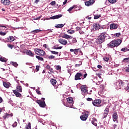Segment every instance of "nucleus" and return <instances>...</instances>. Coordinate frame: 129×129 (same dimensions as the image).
<instances>
[{
  "mask_svg": "<svg viewBox=\"0 0 129 129\" xmlns=\"http://www.w3.org/2000/svg\"><path fill=\"white\" fill-rule=\"evenodd\" d=\"M107 36V33L106 32H102L99 36H98L96 40V42L97 44H102V43L105 41V39H106Z\"/></svg>",
  "mask_w": 129,
  "mask_h": 129,
  "instance_id": "f257e3e1",
  "label": "nucleus"
},
{
  "mask_svg": "<svg viewBox=\"0 0 129 129\" xmlns=\"http://www.w3.org/2000/svg\"><path fill=\"white\" fill-rule=\"evenodd\" d=\"M121 44V40L117 39L111 41L109 44H107L108 47L110 48H114V47H118Z\"/></svg>",
  "mask_w": 129,
  "mask_h": 129,
  "instance_id": "f03ea898",
  "label": "nucleus"
},
{
  "mask_svg": "<svg viewBox=\"0 0 129 129\" xmlns=\"http://www.w3.org/2000/svg\"><path fill=\"white\" fill-rule=\"evenodd\" d=\"M34 52H35V54H36L37 55H39V56H41L42 57H43V56H45V55H46V52H45V51H44L41 49L35 48Z\"/></svg>",
  "mask_w": 129,
  "mask_h": 129,
  "instance_id": "7ed1b4c3",
  "label": "nucleus"
},
{
  "mask_svg": "<svg viewBox=\"0 0 129 129\" xmlns=\"http://www.w3.org/2000/svg\"><path fill=\"white\" fill-rule=\"evenodd\" d=\"M36 103L39 104L40 107L45 108L46 107V103L45 102V98H42L41 100H38L36 101Z\"/></svg>",
  "mask_w": 129,
  "mask_h": 129,
  "instance_id": "20e7f679",
  "label": "nucleus"
},
{
  "mask_svg": "<svg viewBox=\"0 0 129 129\" xmlns=\"http://www.w3.org/2000/svg\"><path fill=\"white\" fill-rule=\"evenodd\" d=\"M92 103L94 106H98V107H100L102 105L101 104V100L100 99H96L92 101Z\"/></svg>",
  "mask_w": 129,
  "mask_h": 129,
  "instance_id": "39448f33",
  "label": "nucleus"
},
{
  "mask_svg": "<svg viewBox=\"0 0 129 129\" xmlns=\"http://www.w3.org/2000/svg\"><path fill=\"white\" fill-rule=\"evenodd\" d=\"M59 37L63 39H67V40H68L69 39H72V38H73V37H72V36H70L65 33H61L59 34Z\"/></svg>",
  "mask_w": 129,
  "mask_h": 129,
  "instance_id": "423d86ee",
  "label": "nucleus"
},
{
  "mask_svg": "<svg viewBox=\"0 0 129 129\" xmlns=\"http://www.w3.org/2000/svg\"><path fill=\"white\" fill-rule=\"evenodd\" d=\"M83 75L81 73H77L75 76V80H81Z\"/></svg>",
  "mask_w": 129,
  "mask_h": 129,
  "instance_id": "0eeeda50",
  "label": "nucleus"
},
{
  "mask_svg": "<svg viewBox=\"0 0 129 129\" xmlns=\"http://www.w3.org/2000/svg\"><path fill=\"white\" fill-rule=\"evenodd\" d=\"M58 42L61 44V45H67V43H68V41H67V40L64 39L63 38H60L58 39Z\"/></svg>",
  "mask_w": 129,
  "mask_h": 129,
  "instance_id": "6e6552de",
  "label": "nucleus"
},
{
  "mask_svg": "<svg viewBox=\"0 0 129 129\" xmlns=\"http://www.w3.org/2000/svg\"><path fill=\"white\" fill-rule=\"evenodd\" d=\"M94 3H95V1L94 0H89V1H87L85 3V6L87 7H90V6H92Z\"/></svg>",
  "mask_w": 129,
  "mask_h": 129,
  "instance_id": "1a4fd4ad",
  "label": "nucleus"
},
{
  "mask_svg": "<svg viewBox=\"0 0 129 129\" xmlns=\"http://www.w3.org/2000/svg\"><path fill=\"white\" fill-rule=\"evenodd\" d=\"M81 91L83 95H84V94H87L88 92V90H87V89L86 88V85L82 86Z\"/></svg>",
  "mask_w": 129,
  "mask_h": 129,
  "instance_id": "9d476101",
  "label": "nucleus"
},
{
  "mask_svg": "<svg viewBox=\"0 0 129 129\" xmlns=\"http://www.w3.org/2000/svg\"><path fill=\"white\" fill-rule=\"evenodd\" d=\"M13 92L14 94L16 96V97H22V94L20 93V92L16 90H13Z\"/></svg>",
  "mask_w": 129,
  "mask_h": 129,
  "instance_id": "9b49d317",
  "label": "nucleus"
},
{
  "mask_svg": "<svg viewBox=\"0 0 129 129\" xmlns=\"http://www.w3.org/2000/svg\"><path fill=\"white\" fill-rule=\"evenodd\" d=\"M118 28L117 24L115 23H112L110 25V30H116Z\"/></svg>",
  "mask_w": 129,
  "mask_h": 129,
  "instance_id": "f8f14e48",
  "label": "nucleus"
},
{
  "mask_svg": "<svg viewBox=\"0 0 129 129\" xmlns=\"http://www.w3.org/2000/svg\"><path fill=\"white\" fill-rule=\"evenodd\" d=\"M99 29H100V25H99V24H93V29L95 30V31H97V30H99Z\"/></svg>",
  "mask_w": 129,
  "mask_h": 129,
  "instance_id": "ddd939ff",
  "label": "nucleus"
},
{
  "mask_svg": "<svg viewBox=\"0 0 129 129\" xmlns=\"http://www.w3.org/2000/svg\"><path fill=\"white\" fill-rule=\"evenodd\" d=\"M1 3L5 6H10L11 5V1L10 0H1Z\"/></svg>",
  "mask_w": 129,
  "mask_h": 129,
  "instance_id": "4468645a",
  "label": "nucleus"
},
{
  "mask_svg": "<svg viewBox=\"0 0 129 129\" xmlns=\"http://www.w3.org/2000/svg\"><path fill=\"white\" fill-rule=\"evenodd\" d=\"M87 117H88V114H86V113H85V114H83V115H81L80 116V118L82 120H86L87 119Z\"/></svg>",
  "mask_w": 129,
  "mask_h": 129,
  "instance_id": "2eb2a0df",
  "label": "nucleus"
},
{
  "mask_svg": "<svg viewBox=\"0 0 129 129\" xmlns=\"http://www.w3.org/2000/svg\"><path fill=\"white\" fill-rule=\"evenodd\" d=\"M61 17H62V15L59 14V15H55V16L51 17L50 18V19H51V20H55L56 19H60V18H61Z\"/></svg>",
  "mask_w": 129,
  "mask_h": 129,
  "instance_id": "dca6fc26",
  "label": "nucleus"
},
{
  "mask_svg": "<svg viewBox=\"0 0 129 129\" xmlns=\"http://www.w3.org/2000/svg\"><path fill=\"white\" fill-rule=\"evenodd\" d=\"M17 91H18V92H22V86L21 85L18 84V86L16 87V90Z\"/></svg>",
  "mask_w": 129,
  "mask_h": 129,
  "instance_id": "f3484780",
  "label": "nucleus"
},
{
  "mask_svg": "<svg viewBox=\"0 0 129 129\" xmlns=\"http://www.w3.org/2000/svg\"><path fill=\"white\" fill-rule=\"evenodd\" d=\"M26 54L27 55H28V56H30V57H34V53H33V52H32L31 50H27Z\"/></svg>",
  "mask_w": 129,
  "mask_h": 129,
  "instance_id": "a211bd4d",
  "label": "nucleus"
},
{
  "mask_svg": "<svg viewBox=\"0 0 129 129\" xmlns=\"http://www.w3.org/2000/svg\"><path fill=\"white\" fill-rule=\"evenodd\" d=\"M70 52H74L75 55H78V53L79 52V49H71Z\"/></svg>",
  "mask_w": 129,
  "mask_h": 129,
  "instance_id": "6ab92c4d",
  "label": "nucleus"
},
{
  "mask_svg": "<svg viewBox=\"0 0 129 129\" xmlns=\"http://www.w3.org/2000/svg\"><path fill=\"white\" fill-rule=\"evenodd\" d=\"M92 124L95 125V126H97V120L95 118H93V120L91 121Z\"/></svg>",
  "mask_w": 129,
  "mask_h": 129,
  "instance_id": "aec40b11",
  "label": "nucleus"
},
{
  "mask_svg": "<svg viewBox=\"0 0 129 129\" xmlns=\"http://www.w3.org/2000/svg\"><path fill=\"white\" fill-rule=\"evenodd\" d=\"M40 32H42V30L40 29H36L31 31V34H33L34 35H35L36 34H38V33H40Z\"/></svg>",
  "mask_w": 129,
  "mask_h": 129,
  "instance_id": "412c9836",
  "label": "nucleus"
},
{
  "mask_svg": "<svg viewBox=\"0 0 129 129\" xmlns=\"http://www.w3.org/2000/svg\"><path fill=\"white\" fill-rule=\"evenodd\" d=\"M76 8H77V6L74 5L68 10V12H69L70 13V14H72V10H73V9H75Z\"/></svg>",
  "mask_w": 129,
  "mask_h": 129,
  "instance_id": "4be33fe9",
  "label": "nucleus"
},
{
  "mask_svg": "<svg viewBox=\"0 0 129 129\" xmlns=\"http://www.w3.org/2000/svg\"><path fill=\"white\" fill-rule=\"evenodd\" d=\"M15 41V37L13 36H11L8 38V42H10V43Z\"/></svg>",
  "mask_w": 129,
  "mask_h": 129,
  "instance_id": "5701e85b",
  "label": "nucleus"
},
{
  "mask_svg": "<svg viewBox=\"0 0 129 129\" xmlns=\"http://www.w3.org/2000/svg\"><path fill=\"white\" fill-rule=\"evenodd\" d=\"M50 83L53 85V86H54V85H56V83H57V81L54 79H51L50 80Z\"/></svg>",
  "mask_w": 129,
  "mask_h": 129,
  "instance_id": "b1692460",
  "label": "nucleus"
},
{
  "mask_svg": "<svg viewBox=\"0 0 129 129\" xmlns=\"http://www.w3.org/2000/svg\"><path fill=\"white\" fill-rule=\"evenodd\" d=\"M112 117L114 119L116 120L117 119L118 115H117V113L116 112H114V113L113 114Z\"/></svg>",
  "mask_w": 129,
  "mask_h": 129,
  "instance_id": "393cba45",
  "label": "nucleus"
},
{
  "mask_svg": "<svg viewBox=\"0 0 129 129\" xmlns=\"http://www.w3.org/2000/svg\"><path fill=\"white\" fill-rule=\"evenodd\" d=\"M64 26H65V24H57L56 26H55V28H56V29H60L61 28H63V27H64Z\"/></svg>",
  "mask_w": 129,
  "mask_h": 129,
  "instance_id": "a878e982",
  "label": "nucleus"
},
{
  "mask_svg": "<svg viewBox=\"0 0 129 129\" xmlns=\"http://www.w3.org/2000/svg\"><path fill=\"white\" fill-rule=\"evenodd\" d=\"M108 112H109V111L107 109L105 110L104 111V114H103L104 118L106 117V116H107V114H108Z\"/></svg>",
  "mask_w": 129,
  "mask_h": 129,
  "instance_id": "bb28decb",
  "label": "nucleus"
},
{
  "mask_svg": "<svg viewBox=\"0 0 129 129\" xmlns=\"http://www.w3.org/2000/svg\"><path fill=\"white\" fill-rule=\"evenodd\" d=\"M3 85L6 88H9V87H10V85L5 82H3Z\"/></svg>",
  "mask_w": 129,
  "mask_h": 129,
  "instance_id": "cd10ccee",
  "label": "nucleus"
},
{
  "mask_svg": "<svg viewBox=\"0 0 129 129\" xmlns=\"http://www.w3.org/2000/svg\"><path fill=\"white\" fill-rule=\"evenodd\" d=\"M10 115V114L7 113L5 114V115L3 116V119H7V118H9V116Z\"/></svg>",
  "mask_w": 129,
  "mask_h": 129,
  "instance_id": "c85d7f7f",
  "label": "nucleus"
},
{
  "mask_svg": "<svg viewBox=\"0 0 129 129\" xmlns=\"http://www.w3.org/2000/svg\"><path fill=\"white\" fill-rule=\"evenodd\" d=\"M122 62L123 63H129V57L124 58Z\"/></svg>",
  "mask_w": 129,
  "mask_h": 129,
  "instance_id": "c756f323",
  "label": "nucleus"
},
{
  "mask_svg": "<svg viewBox=\"0 0 129 129\" xmlns=\"http://www.w3.org/2000/svg\"><path fill=\"white\" fill-rule=\"evenodd\" d=\"M36 58L39 60V61H44V58L40 56L36 55Z\"/></svg>",
  "mask_w": 129,
  "mask_h": 129,
  "instance_id": "7c9ffc66",
  "label": "nucleus"
},
{
  "mask_svg": "<svg viewBox=\"0 0 129 129\" xmlns=\"http://www.w3.org/2000/svg\"><path fill=\"white\" fill-rule=\"evenodd\" d=\"M67 32L68 33V34H70L71 35H72V34H74V33H75V31L70 29V30H68Z\"/></svg>",
  "mask_w": 129,
  "mask_h": 129,
  "instance_id": "2f4dec72",
  "label": "nucleus"
},
{
  "mask_svg": "<svg viewBox=\"0 0 129 129\" xmlns=\"http://www.w3.org/2000/svg\"><path fill=\"white\" fill-rule=\"evenodd\" d=\"M68 102L69 103H73V98L70 97L68 98Z\"/></svg>",
  "mask_w": 129,
  "mask_h": 129,
  "instance_id": "473e14b6",
  "label": "nucleus"
},
{
  "mask_svg": "<svg viewBox=\"0 0 129 129\" xmlns=\"http://www.w3.org/2000/svg\"><path fill=\"white\" fill-rule=\"evenodd\" d=\"M101 17V15H94V20H97V19H99Z\"/></svg>",
  "mask_w": 129,
  "mask_h": 129,
  "instance_id": "72a5a7b5",
  "label": "nucleus"
},
{
  "mask_svg": "<svg viewBox=\"0 0 129 129\" xmlns=\"http://www.w3.org/2000/svg\"><path fill=\"white\" fill-rule=\"evenodd\" d=\"M103 60L106 62H108L109 61V57L108 56H105L103 57Z\"/></svg>",
  "mask_w": 129,
  "mask_h": 129,
  "instance_id": "f704fd0d",
  "label": "nucleus"
},
{
  "mask_svg": "<svg viewBox=\"0 0 129 129\" xmlns=\"http://www.w3.org/2000/svg\"><path fill=\"white\" fill-rule=\"evenodd\" d=\"M62 46L57 47L56 45L54 46V49H55V50H60V49H62Z\"/></svg>",
  "mask_w": 129,
  "mask_h": 129,
  "instance_id": "c9c22d12",
  "label": "nucleus"
},
{
  "mask_svg": "<svg viewBox=\"0 0 129 129\" xmlns=\"http://www.w3.org/2000/svg\"><path fill=\"white\" fill-rule=\"evenodd\" d=\"M0 61L2 62H7V59L5 57H0Z\"/></svg>",
  "mask_w": 129,
  "mask_h": 129,
  "instance_id": "e433bc0d",
  "label": "nucleus"
},
{
  "mask_svg": "<svg viewBox=\"0 0 129 129\" xmlns=\"http://www.w3.org/2000/svg\"><path fill=\"white\" fill-rule=\"evenodd\" d=\"M75 43H77L76 38H73L72 40V44H75Z\"/></svg>",
  "mask_w": 129,
  "mask_h": 129,
  "instance_id": "4c0bfd02",
  "label": "nucleus"
},
{
  "mask_svg": "<svg viewBox=\"0 0 129 129\" xmlns=\"http://www.w3.org/2000/svg\"><path fill=\"white\" fill-rule=\"evenodd\" d=\"M109 3L110 4H115L116 0H108Z\"/></svg>",
  "mask_w": 129,
  "mask_h": 129,
  "instance_id": "58836bf2",
  "label": "nucleus"
},
{
  "mask_svg": "<svg viewBox=\"0 0 129 129\" xmlns=\"http://www.w3.org/2000/svg\"><path fill=\"white\" fill-rule=\"evenodd\" d=\"M12 65H13L14 67H18V66H19V64L17 63V62H15L14 61L12 62Z\"/></svg>",
  "mask_w": 129,
  "mask_h": 129,
  "instance_id": "ea45409f",
  "label": "nucleus"
},
{
  "mask_svg": "<svg viewBox=\"0 0 129 129\" xmlns=\"http://www.w3.org/2000/svg\"><path fill=\"white\" fill-rule=\"evenodd\" d=\"M50 52H51V54H54V55H58V52L55 51L51 50Z\"/></svg>",
  "mask_w": 129,
  "mask_h": 129,
  "instance_id": "a19ab883",
  "label": "nucleus"
},
{
  "mask_svg": "<svg viewBox=\"0 0 129 129\" xmlns=\"http://www.w3.org/2000/svg\"><path fill=\"white\" fill-rule=\"evenodd\" d=\"M25 129H31V123H29L25 127Z\"/></svg>",
  "mask_w": 129,
  "mask_h": 129,
  "instance_id": "79ce46f5",
  "label": "nucleus"
},
{
  "mask_svg": "<svg viewBox=\"0 0 129 129\" xmlns=\"http://www.w3.org/2000/svg\"><path fill=\"white\" fill-rule=\"evenodd\" d=\"M114 36L116 38H118V37H119L120 36V33H117L114 34Z\"/></svg>",
  "mask_w": 129,
  "mask_h": 129,
  "instance_id": "37998d69",
  "label": "nucleus"
},
{
  "mask_svg": "<svg viewBox=\"0 0 129 129\" xmlns=\"http://www.w3.org/2000/svg\"><path fill=\"white\" fill-rule=\"evenodd\" d=\"M8 47H9V48H10V49H13V48H14V45L8 44Z\"/></svg>",
  "mask_w": 129,
  "mask_h": 129,
  "instance_id": "c03bdc74",
  "label": "nucleus"
},
{
  "mask_svg": "<svg viewBox=\"0 0 129 129\" xmlns=\"http://www.w3.org/2000/svg\"><path fill=\"white\" fill-rule=\"evenodd\" d=\"M17 125H18V122H17L16 121L12 125L13 127H16V126H17Z\"/></svg>",
  "mask_w": 129,
  "mask_h": 129,
  "instance_id": "a18cd8bd",
  "label": "nucleus"
},
{
  "mask_svg": "<svg viewBox=\"0 0 129 129\" xmlns=\"http://www.w3.org/2000/svg\"><path fill=\"white\" fill-rule=\"evenodd\" d=\"M121 51L122 52H126V47H124V48H122L121 49Z\"/></svg>",
  "mask_w": 129,
  "mask_h": 129,
  "instance_id": "49530a36",
  "label": "nucleus"
},
{
  "mask_svg": "<svg viewBox=\"0 0 129 129\" xmlns=\"http://www.w3.org/2000/svg\"><path fill=\"white\" fill-rule=\"evenodd\" d=\"M51 6H55L56 5V2L52 1L50 3Z\"/></svg>",
  "mask_w": 129,
  "mask_h": 129,
  "instance_id": "de8ad7c7",
  "label": "nucleus"
},
{
  "mask_svg": "<svg viewBox=\"0 0 129 129\" xmlns=\"http://www.w3.org/2000/svg\"><path fill=\"white\" fill-rule=\"evenodd\" d=\"M57 70H61V66H57L55 68Z\"/></svg>",
  "mask_w": 129,
  "mask_h": 129,
  "instance_id": "09e8293b",
  "label": "nucleus"
},
{
  "mask_svg": "<svg viewBox=\"0 0 129 129\" xmlns=\"http://www.w3.org/2000/svg\"><path fill=\"white\" fill-rule=\"evenodd\" d=\"M36 93L37 94H39V95H42V93H41V91H39L38 90H36Z\"/></svg>",
  "mask_w": 129,
  "mask_h": 129,
  "instance_id": "8fccbe9b",
  "label": "nucleus"
},
{
  "mask_svg": "<svg viewBox=\"0 0 129 129\" xmlns=\"http://www.w3.org/2000/svg\"><path fill=\"white\" fill-rule=\"evenodd\" d=\"M49 59H55V56L53 55H51L49 56Z\"/></svg>",
  "mask_w": 129,
  "mask_h": 129,
  "instance_id": "3c124183",
  "label": "nucleus"
},
{
  "mask_svg": "<svg viewBox=\"0 0 129 129\" xmlns=\"http://www.w3.org/2000/svg\"><path fill=\"white\" fill-rule=\"evenodd\" d=\"M6 33L5 32H2L0 31V35H1V36H6Z\"/></svg>",
  "mask_w": 129,
  "mask_h": 129,
  "instance_id": "603ef678",
  "label": "nucleus"
},
{
  "mask_svg": "<svg viewBox=\"0 0 129 129\" xmlns=\"http://www.w3.org/2000/svg\"><path fill=\"white\" fill-rule=\"evenodd\" d=\"M87 100L88 101H93V100L92 98H88L87 99Z\"/></svg>",
  "mask_w": 129,
  "mask_h": 129,
  "instance_id": "864d4df0",
  "label": "nucleus"
},
{
  "mask_svg": "<svg viewBox=\"0 0 129 129\" xmlns=\"http://www.w3.org/2000/svg\"><path fill=\"white\" fill-rule=\"evenodd\" d=\"M36 70H37V71H39V70H40V66H36Z\"/></svg>",
  "mask_w": 129,
  "mask_h": 129,
  "instance_id": "5fc2aeb1",
  "label": "nucleus"
},
{
  "mask_svg": "<svg viewBox=\"0 0 129 129\" xmlns=\"http://www.w3.org/2000/svg\"><path fill=\"white\" fill-rule=\"evenodd\" d=\"M43 47L44 48H45V49H49V47H48V45H47V44H44Z\"/></svg>",
  "mask_w": 129,
  "mask_h": 129,
  "instance_id": "6e6d98bb",
  "label": "nucleus"
},
{
  "mask_svg": "<svg viewBox=\"0 0 129 129\" xmlns=\"http://www.w3.org/2000/svg\"><path fill=\"white\" fill-rule=\"evenodd\" d=\"M80 30H81V28L79 27H76V31H80Z\"/></svg>",
  "mask_w": 129,
  "mask_h": 129,
  "instance_id": "4d7b16f0",
  "label": "nucleus"
},
{
  "mask_svg": "<svg viewBox=\"0 0 129 129\" xmlns=\"http://www.w3.org/2000/svg\"><path fill=\"white\" fill-rule=\"evenodd\" d=\"M100 87L101 88V89H102V90H103V89H104V86L103 85H101L100 86Z\"/></svg>",
  "mask_w": 129,
  "mask_h": 129,
  "instance_id": "13d9d810",
  "label": "nucleus"
},
{
  "mask_svg": "<svg viewBox=\"0 0 129 129\" xmlns=\"http://www.w3.org/2000/svg\"><path fill=\"white\" fill-rule=\"evenodd\" d=\"M41 18H42V16H40L38 17L35 18V20H40Z\"/></svg>",
  "mask_w": 129,
  "mask_h": 129,
  "instance_id": "bf43d9fd",
  "label": "nucleus"
},
{
  "mask_svg": "<svg viewBox=\"0 0 129 129\" xmlns=\"http://www.w3.org/2000/svg\"><path fill=\"white\" fill-rule=\"evenodd\" d=\"M87 77V73H86L85 75H84V78L82 79H84L86 78Z\"/></svg>",
  "mask_w": 129,
  "mask_h": 129,
  "instance_id": "052dcab7",
  "label": "nucleus"
},
{
  "mask_svg": "<svg viewBox=\"0 0 129 129\" xmlns=\"http://www.w3.org/2000/svg\"><path fill=\"white\" fill-rule=\"evenodd\" d=\"M39 2H40V0H35V1L34 2L35 4H39Z\"/></svg>",
  "mask_w": 129,
  "mask_h": 129,
  "instance_id": "680f3d73",
  "label": "nucleus"
},
{
  "mask_svg": "<svg viewBox=\"0 0 129 129\" xmlns=\"http://www.w3.org/2000/svg\"><path fill=\"white\" fill-rule=\"evenodd\" d=\"M119 84H120V85H122V84H123V82H122V81L120 80L119 82Z\"/></svg>",
  "mask_w": 129,
  "mask_h": 129,
  "instance_id": "e2e57ef3",
  "label": "nucleus"
},
{
  "mask_svg": "<svg viewBox=\"0 0 129 129\" xmlns=\"http://www.w3.org/2000/svg\"><path fill=\"white\" fill-rule=\"evenodd\" d=\"M67 2H68V0H64V2L63 3V5H66V4H67Z\"/></svg>",
  "mask_w": 129,
  "mask_h": 129,
  "instance_id": "0e129e2a",
  "label": "nucleus"
},
{
  "mask_svg": "<svg viewBox=\"0 0 129 129\" xmlns=\"http://www.w3.org/2000/svg\"><path fill=\"white\" fill-rule=\"evenodd\" d=\"M81 65V64H76L75 67H76V68L79 67H80Z\"/></svg>",
  "mask_w": 129,
  "mask_h": 129,
  "instance_id": "69168bd1",
  "label": "nucleus"
},
{
  "mask_svg": "<svg viewBox=\"0 0 129 129\" xmlns=\"http://www.w3.org/2000/svg\"><path fill=\"white\" fill-rule=\"evenodd\" d=\"M51 68L50 67V65H49V64H47V66H46V69H50Z\"/></svg>",
  "mask_w": 129,
  "mask_h": 129,
  "instance_id": "338daca9",
  "label": "nucleus"
},
{
  "mask_svg": "<svg viewBox=\"0 0 129 129\" xmlns=\"http://www.w3.org/2000/svg\"><path fill=\"white\" fill-rule=\"evenodd\" d=\"M125 72H129V68H127V69L125 70Z\"/></svg>",
  "mask_w": 129,
  "mask_h": 129,
  "instance_id": "774afa93",
  "label": "nucleus"
}]
</instances>
